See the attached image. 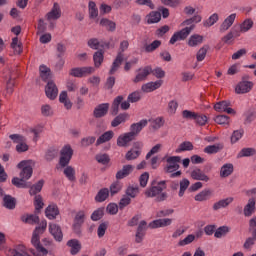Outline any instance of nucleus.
Listing matches in <instances>:
<instances>
[{
	"mask_svg": "<svg viewBox=\"0 0 256 256\" xmlns=\"http://www.w3.org/2000/svg\"><path fill=\"white\" fill-rule=\"evenodd\" d=\"M45 231H47V220H42L40 222V225L34 229L32 234L31 243L33 247H35L36 249V251L34 249H30V253H32V255H36V256L48 255L49 251L47 250V248L41 245V235H43Z\"/></svg>",
	"mask_w": 256,
	"mask_h": 256,
	"instance_id": "f257e3e1",
	"label": "nucleus"
},
{
	"mask_svg": "<svg viewBox=\"0 0 256 256\" xmlns=\"http://www.w3.org/2000/svg\"><path fill=\"white\" fill-rule=\"evenodd\" d=\"M167 189V181L162 180L160 182L153 181L151 186L145 190L144 195L148 198L154 199L156 203H163L167 201V192H163Z\"/></svg>",
	"mask_w": 256,
	"mask_h": 256,
	"instance_id": "f03ea898",
	"label": "nucleus"
},
{
	"mask_svg": "<svg viewBox=\"0 0 256 256\" xmlns=\"http://www.w3.org/2000/svg\"><path fill=\"white\" fill-rule=\"evenodd\" d=\"M127 49H129V41L124 40L120 43V51L118 52L114 62L112 63V67L109 72L110 75H115V73H117L119 67H121V65L123 63V59L125 57L123 55V53H125V51H127Z\"/></svg>",
	"mask_w": 256,
	"mask_h": 256,
	"instance_id": "7ed1b4c3",
	"label": "nucleus"
},
{
	"mask_svg": "<svg viewBox=\"0 0 256 256\" xmlns=\"http://www.w3.org/2000/svg\"><path fill=\"white\" fill-rule=\"evenodd\" d=\"M193 29H195V26H189L178 32H175L170 38V45H175L177 41H185V39L191 35V31H193Z\"/></svg>",
	"mask_w": 256,
	"mask_h": 256,
	"instance_id": "20e7f679",
	"label": "nucleus"
},
{
	"mask_svg": "<svg viewBox=\"0 0 256 256\" xmlns=\"http://www.w3.org/2000/svg\"><path fill=\"white\" fill-rule=\"evenodd\" d=\"M17 167L18 169H21L20 177L26 179V181H29V179H31L33 176V165H31V162L21 161Z\"/></svg>",
	"mask_w": 256,
	"mask_h": 256,
	"instance_id": "39448f33",
	"label": "nucleus"
},
{
	"mask_svg": "<svg viewBox=\"0 0 256 256\" xmlns=\"http://www.w3.org/2000/svg\"><path fill=\"white\" fill-rule=\"evenodd\" d=\"M119 107H121L123 111H127V109L131 107V104L129 100L123 102V96H117L112 103V115H117V113H119Z\"/></svg>",
	"mask_w": 256,
	"mask_h": 256,
	"instance_id": "423d86ee",
	"label": "nucleus"
},
{
	"mask_svg": "<svg viewBox=\"0 0 256 256\" xmlns=\"http://www.w3.org/2000/svg\"><path fill=\"white\" fill-rule=\"evenodd\" d=\"M142 151H143V143L135 142L132 148L126 153L125 157L127 161H135V159H139Z\"/></svg>",
	"mask_w": 256,
	"mask_h": 256,
	"instance_id": "0eeeda50",
	"label": "nucleus"
},
{
	"mask_svg": "<svg viewBox=\"0 0 256 256\" xmlns=\"http://www.w3.org/2000/svg\"><path fill=\"white\" fill-rule=\"evenodd\" d=\"M92 73H95V68L88 66V67H76L72 68L69 72V75L72 77L82 78L87 77L88 75H91Z\"/></svg>",
	"mask_w": 256,
	"mask_h": 256,
	"instance_id": "6e6552de",
	"label": "nucleus"
},
{
	"mask_svg": "<svg viewBox=\"0 0 256 256\" xmlns=\"http://www.w3.org/2000/svg\"><path fill=\"white\" fill-rule=\"evenodd\" d=\"M9 137L12 141H14V143H17L16 151L18 153H25V151H29V145L25 143V137L19 134H11Z\"/></svg>",
	"mask_w": 256,
	"mask_h": 256,
	"instance_id": "1a4fd4ad",
	"label": "nucleus"
},
{
	"mask_svg": "<svg viewBox=\"0 0 256 256\" xmlns=\"http://www.w3.org/2000/svg\"><path fill=\"white\" fill-rule=\"evenodd\" d=\"M45 93L46 97H48V99H50L51 101L57 99V95H59V89L57 88L55 82L48 81L45 87Z\"/></svg>",
	"mask_w": 256,
	"mask_h": 256,
	"instance_id": "9d476101",
	"label": "nucleus"
},
{
	"mask_svg": "<svg viewBox=\"0 0 256 256\" xmlns=\"http://www.w3.org/2000/svg\"><path fill=\"white\" fill-rule=\"evenodd\" d=\"M231 103L228 101H221L214 105L215 111L218 113H228V115H235V110L230 108Z\"/></svg>",
	"mask_w": 256,
	"mask_h": 256,
	"instance_id": "9b49d317",
	"label": "nucleus"
},
{
	"mask_svg": "<svg viewBox=\"0 0 256 256\" xmlns=\"http://www.w3.org/2000/svg\"><path fill=\"white\" fill-rule=\"evenodd\" d=\"M251 89H253V82L243 80L237 84L235 92L237 95H244L245 93H249Z\"/></svg>",
	"mask_w": 256,
	"mask_h": 256,
	"instance_id": "f8f14e48",
	"label": "nucleus"
},
{
	"mask_svg": "<svg viewBox=\"0 0 256 256\" xmlns=\"http://www.w3.org/2000/svg\"><path fill=\"white\" fill-rule=\"evenodd\" d=\"M152 72V67L151 66H146L144 68L138 69V73L136 77L134 78L133 82L134 83H141V81H145L149 75H151Z\"/></svg>",
	"mask_w": 256,
	"mask_h": 256,
	"instance_id": "ddd939ff",
	"label": "nucleus"
},
{
	"mask_svg": "<svg viewBox=\"0 0 256 256\" xmlns=\"http://www.w3.org/2000/svg\"><path fill=\"white\" fill-rule=\"evenodd\" d=\"M49 233L54 237L55 241H58L59 243L63 241V231L61 230V226L50 223Z\"/></svg>",
	"mask_w": 256,
	"mask_h": 256,
	"instance_id": "4468645a",
	"label": "nucleus"
},
{
	"mask_svg": "<svg viewBox=\"0 0 256 256\" xmlns=\"http://www.w3.org/2000/svg\"><path fill=\"white\" fill-rule=\"evenodd\" d=\"M61 18V6L59 3H54L50 12L46 14L47 21H57Z\"/></svg>",
	"mask_w": 256,
	"mask_h": 256,
	"instance_id": "2eb2a0df",
	"label": "nucleus"
},
{
	"mask_svg": "<svg viewBox=\"0 0 256 256\" xmlns=\"http://www.w3.org/2000/svg\"><path fill=\"white\" fill-rule=\"evenodd\" d=\"M163 85V80H158L155 82H148L142 85L141 89L143 93H153V91H157Z\"/></svg>",
	"mask_w": 256,
	"mask_h": 256,
	"instance_id": "dca6fc26",
	"label": "nucleus"
},
{
	"mask_svg": "<svg viewBox=\"0 0 256 256\" xmlns=\"http://www.w3.org/2000/svg\"><path fill=\"white\" fill-rule=\"evenodd\" d=\"M147 120H141L140 122L138 123H134L130 126V135L132 137H135L137 136L138 133H141V131H143L144 127H147Z\"/></svg>",
	"mask_w": 256,
	"mask_h": 256,
	"instance_id": "f3484780",
	"label": "nucleus"
},
{
	"mask_svg": "<svg viewBox=\"0 0 256 256\" xmlns=\"http://www.w3.org/2000/svg\"><path fill=\"white\" fill-rule=\"evenodd\" d=\"M109 112V103L99 104L93 112V115L96 119H101V117H105Z\"/></svg>",
	"mask_w": 256,
	"mask_h": 256,
	"instance_id": "a211bd4d",
	"label": "nucleus"
},
{
	"mask_svg": "<svg viewBox=\"0 0 256 256\" xmlns=\"http://www.w3.org/2000/svg\"><path fill=\"white\" fill-rule=\"evenodd\" d=\"M171 223H173V219L162 218V219H157V220L152 221L149 224V227L151 229H159V227H169V225H171Z\"/></svg>",
	"mask_w": 256,
	"mask_h": 256,
	"instance_id": "6ab92c4d",
	"label": "nucleus"
},
{
	"mask_svg": "<svg viewBox=\"0 0 256 256\" xmlns=\"http://www.w3.org/2000/svg\"><path fill=\"white\" fill-rule=\"evenodd\" d=\"M235 19H237V14H230L220 25V32L225 33L229 28L235 23Z\"/></svg>",
	"mask_w": 256,
	"mask_h": 256,
	"instance_id": "aec40b11",
	"label": "nucleus"
},
{
	"mask_svg": "<svg viewBox=\"0 0 256 256\" xmlns=\"http://www.w3.org/2000/svg\"><path fill=\"white\" fill-rule=\"evenodd\" d=\"M135 138L130 132L124 133L117 138L118 147H127Z\"/></svg>",
	"mask_w": 256,
	"mask_h": 256,
	"instance_id": "412c9836",
	"label": "nucleus"
},
{
	"mask_svg": "<svg viewBox=\"0 0 256 256\" xmlns=\"http://www.w3.org/2000/svg\"><path fill=\"white\" fill-rule=\"evenodd\" d=\"M73 157V148L71 145H65L60 151V161H71Z\"/></svg>",
	"mask_w": 256,
	"mask_h": 256,
	"instance_id": "4be33fe9",
	"label": "nucleus"
},
{
	"mask_svg": "<svg viewBox=\"0 0 256 256\" xmlns=\"http://www.w3.org/2000/svg\"><path fill=\"white\" fill-rule=\"evenodd\" d=\"M146 229H147V222L145 220H142L138 225L137 232L135 235L136 243H141V241H143V237H145Z\"/></svg>",
	"mask_w": 256,
	"mask_h": 256,
	"instance_id": "5701e85b",
	"label": "nucleus"
},
{
	"mask_svg": "<svg viewBox=\"0 0 256 256\" xmlns=\"http://www.w3.org/2000/svg\"><path fill=\"white\" fill-rule=\"evenodd\" d=\"M82 223H85V212L80 211L76 214L74 218V225L73 229L75 233L80 234L81 230H79V227H81Z\"/></svg>",
	"mask_w": 256,
	"mask_h": 256,
	"instance_id": "b1692460",
	"label": "nucleus"
},
{
	"mask_svg": "<svg viewBox=\"0 0 256 256\" xmlns=\"http://www.w3.org/2000/svg\"><path fill=\"white\" fill-rule=\"evenodd\" d=\"M113 137H115V132H113L111 130L104 132L96 140V146L99 147V145H103V143H109V141H111V139H113Z\"/></svg>",
	"mask_w": 256,
	"mask_h": 256,
	"instance_id": "393cba45",
	"label": "nucleus"
},
{
	"mask_svg": "<svg viewBox=\"0 0 256 256\" xmlns=\"http://www.w3.org/2000/svg\"><path fill=\"white\" fill-rule=\"evenodd\" d=\"M12 185L18 189H29V187H31V182H27V180L23 177H14L12 179Z\"/></svg>",
	"mask_w": 256,
	"mask_h": 256,
	"instance_id": "a878e982",
	"label": "nucleus"
},
{
	"mask_svg": "<svg viewBox=\"0 0 256 256\" xmlns=\"http://www.w3.org/2000/svg\"><path fill=\"white\" fill-rule=\"evenodd\" d=\"M131 173H133V165H125L116 173V179L117 181L125 179V177H129Z\"/></svg>",
	"mask_w": 256,
	"mask_h": 256,
	"instance_id": "bb28decb",
	"label": "nucleus"
},
{
	"mask_svg": "<svg viewBox=\"0 0 256 256\" xmlns=\"http://www.w3.org/2000/svg\"><path fill=\"white\" fill-rule=\"evenodd\" d=\"M131 173H133V165H125L116 173V179L117 181L125 179V177H129Z\"/></svg>",
	"mask_w": 256,
	"mask_h": 256,
	"instance_id": "cd10ccee",
	"label": "nucleus"
},
{
	"mask_svg": "<svg viewBox=\"0 0 256 256\" xmlns=\"http://www.w3.org/2000/svg\"><path fill=\"white\" fill-rule=\"evenodd\" d=\"M131 173H133V165H125L116 173V179L117 181L125 179V177H129Z\"/></svg>",
	"mask_w": 256,
	"mask_h": 256,
	"instance_id": "c85d7f7f",
	"label": "nucleus"
},
{
	"mask_svg": "<svg viewBox=\"0 0 256 256\" xmlns=\"http://www.w3.org/2000/svg\"><path fill=\"white\" fill-rule=\"evenodd\" d=\"M17 206V200L11 195H5L3 197V207L13 210Z\"/></svg>",
	"mask_w": 256,
	"mask_h": 256,
	"instance_id": "c756f323",
	"label": "nucleus"
},
{
	"mask_svg": "<svg viewBox=\"0 0 256 256\" xmlns=\"http://www.w3.org/2000/svg\"><path fill=\"white\" fill-rule=\"evenodd\" d=\"M255 205H256V200L255 198H250L248 200L247 205L244 207V215L245 217H251L253 213H255Z\"/></svg>",
	"mask_w": 256,
	"mask_h": 256,
	"instance_id": "7c9ffc66",
	"label": "nucleus"
},
{
	"mask_svg": "<svg viewBox=\"0 0 256 256\" xmlns=\"http://www.w3.org/2000/svg\"><path fill=\"white\" fill-rule=\"evenodd\" d=\"M67 246L70 247L71 255H77L81 251V242L77 239H71L67 242Z\"/></svg>",
	"mask_w": 256,
	"mask_h": 256,
	"instance_id": "2f4dec72",
	"label": "nucleus"
},
{
	"mask_svg": "<svg viewBox=\"0 0 256 256\" xmlns=\"http://www.w3.org/2000/svg\"><path fill=\"white\" fill-rule=\"evenodd\" d=\"M45 214L48 219H57L59 208L55 204L49 205L45 210Z\"/></svg>",
	"mask_w": 256,
	"mask_h": 256,
	"instance_id": "473e14b6",
	"label": "nucleus"
},
{
	"mask_svg": "<svg viewBox=\"0 0 256 256\" xmlns=\"http://www.w3.org/2000/svg\"><path fill=\"white\" fill-rule=\"evenodd\" d=\"M233 203V197H228L226 199H222L213 205L214 211H219V209H223L225 207H229Z\"/></svg>",
	"mask_w": 256,
	"mask_h": 256,
	"instance_id": "72a5a7b5",
	"label": "nucleus"
},
{
	"mask_svg": "<svg viewBox=\"0 0 256 256\" xmlns=\"http://www.w3.org/2000/svg\"><path fill=\"white\" fill-rule=\"evenodd\" d=\"M43 185H45V180L41 179L36 184L31 185L28 187L30 195H37V193H41L43 189Z\"/></svg>",
	"mask_w": 256,
	"mask_h": 256,
	"instance_id": "f704fd0d",
	"label": "nucleus"
},
{
	"mask_svg": "<svg viewBox=\"0 0 256 256\" xmlns=\"http://www.w3.org/2000/svg\"><path fill=\"white\" fill-rule=\"evenodd\" d=\"M253 25H255V23L253 22V19L247 18L242 23L239 24L240 31L242 33H248V31H251V29H253Z\"/></svg>",
	"mask_w": 256,
	"mask_h": 256,
	"instance_id": "c9c22d12",
	"label": "nucleus"
},
{
	"mask_svg": "<svg viewBox=\"0 0 256 256\" xmlns=\"http://www.w3.org/2000/svg\"><path fill=\"white\" fill-rule=\"evenodd\" d=\"M108 198H109V188H102L99 190V192L95 196V201L97 203H103V201H107Z\"/></svg>",
	"mask_w": 256,
	"mask_h": 256,
	"instance_id": "e433bc0d",
	"label": "nucleus"
},
{
	"mask_svg": "<svg viewBox=\"0 0 256 256\" xmlns=\"http://www.w3.org/2000/svg\"><path fill=\"white\" fill-rule=\"evenodd\" d=\"M201 43H203V36L199 34H193L188 39L189 47H197L198 45H201Z\"/></svg>",
	"mask_w": 256,
	"mask_h": 256,
	"instance_id": "4c0bfd02",
	"label": "nucleus"
},
{
	"mask_svg": "<svg viewBox=\"0 0 256 256\" xmlns=\"http://www.w3.org/2000/svg\"><path fill=\"white\" fill-rule=\"evenodd\" d=\"M191 177L194 178L196 181H209V176L205 175L201 169H195L191 173Z\"/></svg>",
	"mask_w": 256,
	"mask_h": 256,
	"instance_id": "58836bf2",
	"label": "nucleus"
},
{
	"mask_svg": "<svg viewBox=\"0 0 256 256\" xmlns=\"http://www.w3.org/2000/svg\"><path fill=\"white\" fill-rule=\"evenodd\" d=\"M211 195H213V191L205 189L195 196V201H207L211 198Z\"/></svg>",
	"mask_w": 256,
	"mask_h": 256,
	"instance_id": "ea45409f",
	"label": "nucleus"
},
{
	"mask_svg": "<svg viewBox=\"0 0 256 256\" xmlns=\"http://www.w3.org/2000/svg\"><path fill=\"white\" fill-rule=\"evenodd\" d=\"M161 21V13L157 11H152L147 15V23L149 25L153 23H159Z\"/></svg>",
	"mask_w": 256,
	"mask_h": 256,
	"instance_id": "a19ab883",
	"label": "nucleus"
},
{
	"mask_svg": "<svg viewBox=\"0 0 256 256\" xmlns=\"http://www.w3.org/2000/svg\"><path fill=\"white\" fill-rule=\"evenodd\" d=\"M59 101H60V103H63V105L66 109H71L73 107L71 100H69V97L67 96V91H62L60 93Z\"/></svg>",
	"mask_w": 256,
	"mask_h": 256,
	"instance_id": "79ce46f5",
	"label": "nucleus"
},
{
	"mask_svg": "<svg viewBox=\"0 0 256 256\" xmlns=\"http://www.w3.org/2000/svg\"><path fill=\"white\" fill-rule=\"evenodd\" d=\"M39 71L42 81H49V77H51V69L46 65H40Z\"/></svg>",
	"mask_w": 256,
	"mask_h": 256,
	"instance_id": "37998d69",
	"label": "nucleus"
},
{
	"mask_svg": "<svg viewBox=\"0 0 256 256\" xmlns=\"http://www.w3.org/2000/svg\"><path fill=\"white\" fill-rule=\"evenodd\" d=\"M221 149H223V144L218 143V144L207 146L204 149V153H208L209 155H213L215 153H219V151H221Z\"/></svg>",
	"mask_w": 256,
	"mask_h": 256,
	"instance_id": "c03bdc74",
	"label": "nucleus"
},
{
	"mask_svg": "<svg viewBox=\"0 0 256 256\" xmlns=\"http://www.w3.org/2000/svg\"><path fill=\"white\" fill-rule=\"evenodd\" d=\"M127 117H129V115H127V113L119 114L111 122L112 127H119V125H121V123H125V121H127Z\"/></svg>",
	"mask_w": 256,
	"mask_h": 256,
	"instance_id": "a18cd8bd",
	"label": "nucleus"
},
{
	"mask_svg": "<svg viewBox=\"0 0 256 256\" xmlns=\"http://www.w3.org/2000/svg\"><path fill=\"white\" fill-rule=\"evenodd\" d=\"M159 47H161V40H154L151 44L144 45L146 53H153V51H156Z\"/></svg>",
	"mask_w": 256,
	"mask_h": 256,
	"instance_id": "49530a36",
	"label": "nucleus"
},
{
	"mask_svg": "<svg viewBox=\"0 0 256 256\" xmlns=\"http://www.w3.org/2000/svg\"><path fill=\"white\" fill-rule=\"evenodd\" d=\"M109 189H110V194L113 197V195H117V193H119L121 189H123V184L119 180H116L110 185Z\"/></svg>",
	"mask_w": 256,
	"mask_h": 256,
	"instance_id": "de8ad7c7",
	"label": "nucleus"
},
{
	"mask_svg": "<svg viewBox=\"0 0 256 256\" xmlns=\"http://www.w3.org/2000/svg\"><path fill=\"white\" fill-rule=\"evenodd\" d=\"M183 151H193V143L189 141L182 142L176 149V153H183Z\"/></svg>",
	"mask_w": 256,
	"mask_h": 256,
	"instance_id": "09e8293b",
	"label": "nucleus"
},
{
	"mask_svg": "<svg viewBox=\"0 0 256 256\" xmlns=\"http://www.w3.org/2000/svg\"><path fill=\"white\" fill-rule=\"evenodd\" d=\"M11 47L17 55H21V53H23V47L21 46V42H19L18 37H14L12 39Z\"/></svg>",
	"mask_w": 256,
	"mask_h": 256,
	"instance_id": "8fccbe9b",
	"label": "nucleus"
},
{
	"mask_svg": "<svg viewBox=\"0 0 256 256\" xmlns=\"http://www.w3.org/2000/svg\"><path fill=\"white\" fill-rule=\"evenodd\" d=\"M88 8H89L90 19H96V17L99 16V10L97 9V4H95V2L93 1H90Z\"/></svg>",
	"mask_w": 256,
	"mask_h": 256,
	"instance_id": "3c124183",
	"label": "nucleus"
},
{
	"mask_svg": "<svg viewBox=\"0 0 256 256\" xmlns=\"http://www.w3.org/2000/svg\"><path fill=\"white\" fill-rule=\"evenodd\" d=\"M34 206L35 211L37 213H41V209L45 206V203H43V197L41 195H36L34 198Z\"/></svg>",
	"mask_w": 256,
	"mask_h": 256,
	"instance_id": "603ef678",
	"label": "nucleus"
},
{
	"mask_svg": "<svg viewBox=\"0 0 256 256\" xmlns=\"http://www.w3.org/2000/svg\"><path fill=\"white\" fill-rule=\"evenodd\" d=\"M231 173H233V164L228 163V164H225L224 166H222L221 171H220L221 177H229V175H231Z\"/></svg>",
	"mask_w": 256,
	"mask_h": 256,
	"instance_id": "864d4df0",
	"label": "nucleus"
},
{
	"mask_svg": "<svg viewBox=\"0 0 256 256\" xmlns=\"http://www.w3.org/2000/svg\"><path fill=\"white\" fill-rule=\"evenodd\" d=\"M100 25L102 27H107L108 31H115V29H116L115 22H113V21H111V20H109L107 18L101 19Z\"/></svg>",
	"mask_w": 256,
	"mask_h": 256,
	"instance_id": "5fc2aeb1",
	"label": "nucleus"
},
{
	"mask_svg": "<svg viewBox=\"0 0 256 256\" xmlns=\"http://www.w3.org/2000/svg\"><path fill=\"white\" fill-rule=\"evenodd\" d=\"M207 51H209V46L207 45L199 49V51L196 54V59L198 62L205 60V57H207Z\"/></svg>",
	"mask_w": 256,
	"mask_h": 256,
	"instance_id": "6e6d98bb",
	"label": "nucleus"
},
{
	"mask_svg": "<svg viewBox=\"0 0 256 256\" xmlns=\"http://www.w3.org/2000/svg\"><path fill=\"white\" fill-rule=\"evenodd\" d=\"M219 21V14H212L206 21H204V27H213L215 23Z\"/></svg>",
	"mask_w": 256,
	"mask_h": 256,
	"instance_id": "4d7b16f0",
	"label": "nucleus"
},
{
	"mask_svg": "<svg viewBox=\"0 0 256 256\" xmlns=\"http://www.w3.org/2000/svg\"><path fill=\"white\" fill-rule=\"evenodd\" d=\"M228 233L229 227L221 226L215 231L214 237H216V239H221V237H225V235H227Z\"/></svg>",
	"mask_w": 256,
	"mask_h": 256,
	"instance_id": "13d9d810",
	"label": "nucleus"
},
{
	"mask_svg": "<svg viewBox=\"0 0 256 256\" xmlns=\"http://www.w3.org/2000/svg\"><path fill=\"white\" fill-rule=\"evenodd\" d=\"M256 154L255 148H243L239 153L238 157H253Z\"/></svg>",
	"mask_w": 256,
	"mask_h": 256,
	"instance_id": "bf43d9fd",
	"label": "nucleus"
},
{
	"mask_svg": "<svg viewBox=\"0 0 256 256\" xmlns=\"http://www.w3.org/2000/svg\"><path fill=\"white\" fill-rule=\"evenodd\" d=\"M103 215H105V208H98L92 213L91 219L92 221H100L103 219Z\"/></svg>",
	"mask_w": 256,
	"mask_h": 256,
	"instance_id": "052dcab7",
	"label": "nucleus"
},
{
	"mask_svg": "<svg viewBox=\"0 0 256 256\" xmlns=\"http://www.w3.org/2000/svg\"><path fill=\"white\" fill-rule=\"evenodd\" d=\"M93 60L95 67H101V63H103V50L95 52Z\"/></svg>",
	"mask_w": 256,
	"mask_h": 256,
	"instance_id": "680f3d73",
	"label": "nucleus"
},
{
	"mask_svg": "<svg viewBox=\"0 0 256 256\" xmlns=\"http://www.w3.org/2000/svg\"><path fill=\"white\" fill-rule=\"evenodd\" d=\"M22 221L24 223H28L29 225H35L39 223V216L31 214L27 217H22Z\"/></svg>",
	"mask_w": 256,
	"mask_h": 256,
	"instance_id": "e2e57ef3",
	"label": "nucleus"
},
{
	"mask_svg": "<svg viewBox=\"0 0 256 256\" xmlns=\"http://www.w3.org/2000/svg\"><path fill=\"white\" fill-rule=\"evenodd\" d=\"M194 121L195 123H197V125H200V127H203L207 125L208 118L204 114L197 113L196 117L194 118Z\"/></svg>",
	"mask_w": 256,
	"mask_h": 256,
	"instance_id": "0e129e2a",
	"label": "nucleus"
},
{
	"mask_svg": "<svg viewBox=\"0 0 256 256\" xmlns=\"http://www.w3.org/2000/svg\"><path fill=\"white\" fill-rule=\"evenodd\" d=\"M64 175L69 179V181H75V169L71 166H67L64 169Z\"/></svg>",
	"mask_w": 256,
	"mask_h": 256,
	"instance_id": "69168bd1",
	"label": "nucleus"
},
{
	"mask_svg": "<svg viewBox=\"0 0 256 256\" xmlns=\"http://www.w3.org/2000/svg\"><path fill=\"white\" fill-rule=\"evenodd\" d=\"M215 123H218V125H229L230 118L225 115H218L214 119Z\"/></svg>",
	"mask_w": 256,
	"mask_h": 256,
	"instance_id": "338daca9",
	"label": "nucleus"
},
{
	"mask_svg": "<svg viewBox=\"0 0 256 256\" xmlns=\"http://www.w3.org/2000/svg\"><path fill=\"white\" fill-rule=\"evenodd\" d=\"M177 169H179V164L177 161H170L165 167L166 173H174V171H177Z\"/></svg>",
	"mask_w": 256,
	"mask_h": 256,
	"instance_id": "774afa93",
	"label": "nucleus"
}]
</instances>
